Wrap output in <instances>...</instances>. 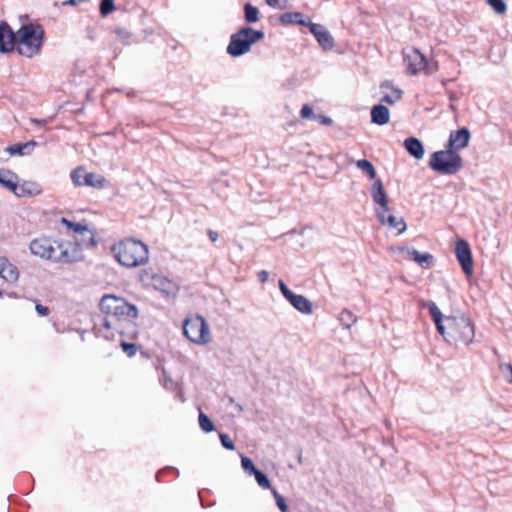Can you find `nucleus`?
<instances>
[{
    "label": "nucleus",
    "instance_id": "1",
    "mask_svg": "<svg viewBox=\"0 0 512 512\" xmlns=\"http://www.w3.org/2000/svg\"><path fill=\"white\" fill-rule=\"evenodd\" d=\"M29 249L34 256L55 264H74L84 259L78 243L52 237L43 236L32 240Z\"/></svg>",
    "mask_w": 512,
    "mask_h": 512
},
{
    "label": "nucleus",
    "instance_id": "2",
    "mask_svg": "<svg viewBox=\"0 0 512 512\" xmlns=\"http://www.w3.org/2000/svg\"><path fill=\"white\" fill-rule=\"evenodd\" d=\"M101 311L106 317L100 323L95 324L96 333L106 339H113V331L119 335L124 333L128 322V302L122 297L113 294H106L100 302Z\"/></svg>",
    "mask_w": 512,
    "mask_h": 512
},
{
    "label": "nucleus",
    "instance_id": "3",
    "mask_svg": "<svg viewBox=\"0 0 512 512\" xmlns=\"http://www.w3.org/2000/svg\"><path fill=\"white\" fill-rule=\"evenodd\" d=\"M44 29L39 24H25L17 32L16 49L22 56L31 58L37 55L43 45Z\"/></svg>",
    "mask_w": 512,
    "mask_h": 512
},
{
    "label": "nucleus",
    "instance_id": "4",
    "mask_svg": "<svg viewBox=\"0 0 512 512\" xmlns=\"http://www.w3.org/2000/svg\"><path fill=\"white\" fill-rule=\"evenodd\" d=\"M446 335L443 336L447 341H454L469 345L475 337V327L472 320L464 314L445 317Z\"/></svg>",
    "mask_w": 512,
    "mask_h": 512
},
{
    "label": "nucleus",
    "instance_id": "5",
    "mask_svg": "<svg viewBox=\"0 0 512 512\" xmlns=\"http://www.w3.org/2000/svg\"><path fill=\"white\" fill-rule=\"evenodd\" d=\"M264 36L261 30H255L249 26L242 27L230 36L226 52L232 57H240L250 52L252 45L262 40Z\"/></svg>",
    "mask_w": 512,
    "mask_h": 512
},
{
    "label": "nucleus",
    "instance_id": "6",
    "mask_svg": "<svg viewBox=\"0 0 512 512\" xmlns=\"http://www.w3.org/2000/svg\"><path fill=\"white\" fill-rule=\"evenodd\" d=\"M429 167L441 175H454L463 167V159L457 151L446 148L431 154Z\"/></svg>",
    "mask_w": 512,
    "mask_h": 512
},
{
    "label": "nucleus",
    "instance_id": "7",
    "mask_svg": "<svg viewBox=\"0 0 512 512\" xmlns=\"http://www.w3.org/2000/svg\"><path fill=\"white\" fill-rule=\"evenodd\" d=\"M183 334L197 345H205L211 340L208 323L203 316L198 314L187 317L184 320Z\"/></svg>",
    "mask_w": 512,
    "mask_h": 512
},
{
    "label": "nucleus",
    "instance_id": "8",
    "mask_svg": "<svg viewBox=\"0 0 512 512\" xmlns=\"http://www.w3.org/2000/svg\"><path fill=\"white\" fill-rule=\"evenodd\" d=\"M403 57L407 66V72L410 75H416L421 71H425L426 74H432L438 69L436 63H429L426 57L416 48L404 50Z\"/></svg>",
    "mask_w": 512,
    "mask_h": 512
},
{
    "label": "nucleus",
    "instance_id": "9",
    "mask_svg": "<svg viewBox=\"0 0 512 512\" xmlns=\"http://www.w3.org/2000/svg\"><path fill=\"white\" fill-rule=\"evenodd\" d=\"M70 178L75 187L87 186L100 190L109 185V181L103 175L87 172L83 166L73 169L70 173Z\"/></svg>",
    "mask_w": 512,
    "mask_h": 512
},
{
    "label": "nucleus",
    "instance_id": "10",
    "mask_svg": "<svg viewBox=\"0 0 512 512\" xmlns=\"http://www.w3.org/2000/svg\"><path fill=\"white\" fill-rule=\"evenodd\" d=\"M456 258L466 276L473 274V258L471 248L464 239H459L455 245Z\"/></svg>",
    "mask_w": 512,
    "mask_h": 512
},
{
    "label": "nucleus",
    "instance_id": "11",
    "mask_svg": "<svg viewBox=\"0 0 512 512\" xmlns=\"http://www.w3.org/2000/svg\"><path fill=\"white\" fill-rule=\"evenodd\" d=\"M371 197L373 202L378 205L375 212L379 221H383V213L389 211L388 196L384 190L383 183L380 179H376L371 186Z\"/></svg>",
    "mask_w": 512,
    "mask_h": 512
},
{
    "label": "nucleus",
    "instance_id": "12",
    "mask_svg": "<svg viewBox=\"0 0 512 512\" xmlns=\"http://www.w3.org/2000/svg\"><path fill=\"white\" fill-rule=\"evenodd\" d=\"M130 267L145 264L149 260V251L146 244L139 240L130 238Z\"/></svg>",
    "mask_w": 512,
    "mask_h": 512
},
{
    "label": "nucleus",
    "instance_id": "13",
    "mask_svg": "<svg viewBox=\"0 0 512 512\" xmlns=\"http://www.w3.org/2000/svg\"><path fill=\"white\" fill-rule=\"evenodd\" d=\"M308 28L324 50H330L333 48L334 39L323 25L311 22Z\"/></svg>",
    "mask_w": 512,
    "mask_h": 512
},
{
    "label": "nucleus",
    "instance_id": "14",
    "mask_svg": "<svg viewBox=\"0 0 512 512\" xmlns=\"http://www.w3.org/2000/svg\"><path fill=\"white\" fill-rule=\"evenodd\" d=\"M470 137V131L466 127L451 131L446 148L453 149V151L463 149L468 146Z\"/></svg>",
    "mask_w": 512,
    "mask_h": 512
},
{
    "label": "nucleus",
    "instance_id": "15",
    "mask_svg": "<svg viewBox=\"0 0 512 512\" xmlns=\"http://www.w3.org/2000/svg\"><path fill=\"white\" fill-rule=\"evenodd\" d=\"M17 34L6 22H0V52L7 53L16 47Z\"/></svg>",
    "mask_w": 512,
    "mask_h": 512
},
{
    "label": "nucleus",
    "instance_id": "16",
    "mask_svg": "<svg viewBox=\"0 0 512 512\" xmlns=\"http://www.w3.org/2000/svg\"><path fill=\"white\" fill-rule=\"evenodd\" d=\"M152 288L161 292L167 297L173 298L177 296L179 291V286L175 282L160 274L156 275Z\"/></svg>",
    "mask_w": 512,
    "mask_h": 512
},
{
    "label": "nucleus",
    "instance_id": "17",
    "mask_svg": "<svg viewBox=\"0 0 512 512\" xmlns=\"http://www.w3.org/2000/svg\"><path fill=\"white\" fill-rule=\"evenodd\" d=\"M380 91L382 93L381 102L393 105L402 98V90L393 87V85L385 81L380 85Z\"/></svg>",
    "mask_w": 512,
    "mask_h": 512
},
{
    "label": "nucleus",
    "instance_id": "18",
    "mask_svg": "<svg viewBox=\"0 0 512 512\" xmlns=\"http://www.w3.org/2000/svg\"><path fill=\"white\" fill-rule=\"evenodd\" d=\"M0 277L9 283H14L19 278L17 267L5 257H0Z\"/></svg>",
    "mask_w": 512,
    "mask_h": 512
},
{
    "label": "nucleus",
    "instance_id": "19",
    "mask_svg": "<svg viewBox=\"0 0 512 512\" xmlns=\"http://www.w3.org/2000/svg\"><path fill=\"white\" fill-rule=\"evenodd\" d=\"M17 188L13 193L18 197L37 196L43 192L41 185L34 181H24L22 184L17 183Z\"/></svg>",
    "mask_w": 512,
    "mask_h": 512
},
{
    "label": "nucleus",
    "instance_id": "20",
    "mask_svg": "<svg viewBox=\"0 0 512 512\" xmlns=\"http://www.w3.org/2000/svg\"><path fill=\"white\" fill-rule=\"evenodd\" d=\"M287 300L299 312L308 315L312 314V303L305 296L293 293Z\"/></svg>",
    "mask_w": 512,
    "mask_h": 512
},
{
    "label": "nucleus",
    "instance_id": "21",
    "mask_svg": "<svg viewBox=\"0 0 512 512\" xmlns=\"http://www.w3.org/2000/svg\"><path fill=\"white\" fill-rule=\"evenodd\" d=\"M279 20L284 25L298 24L309 27L311 24L310 19L301 12H286L280 16Z\"/></svg>",
    "mask_w": 512,
    "mask_h": 512
},
{
    "label": "nucleus",
    "instance_id": "22",
    "mask_svg": "<svg viewBox=\"0 0 512 512\" xmlns=\"http://www.w3.org/2000/svg\"><path fill=\"white\" fill-rule=\"evenodd\" d=\"M404 147L415 159L420 160L423 158L425 151L422 142L418 138L409 137L405 139Z\"/></svg>",
    "mask_w": 512,
    "mask_h": 512
},
{
    "label": "nucleus",
    "instance_id": "23",
    "mask_svg": "<svg viewBox=\"0 0 512 512\" xmlns=\"http://www.w3.org/2000/svg\"><path fill=\"white\" fill-rule=\"evenodd\" d=\"M390 112L384 105H375L371 109V122L377 125H385L389 122Z\"/></svg>",
    "mask_w": 512,
    "mask_h": 512
},
{
    "label": "nucleus",
    "instance_id": "24",
    "mask_svg": "<svg viewBox=\"0 0 512 512\" xmlns=\"http://www.w3.org/2000/svg\"><path fill=\"white\" fill-rule=\"evenodd\" d=\"M110 252L113 256V258L122 266H128V252H127V245L126 240H121L118 243L114 244Z\"/></svg>",
    "mask_w": 512,
    "mask_h": 512
},
{
    "label": "nucleus",
    "instance_id": "25",
    "mask_svg": "<svg viewBox=\"0 0 512 512\" xmlns=\"http://www.w3.org/2000/svg\"><path fill=\"white\" fill-rule=\"evenodd\" d=\"M429 313L434 321L438 332L442 335H446V326H445V318L443 317L441 311L437 307L434 302H429L428 304Z\"/></svg>",
    "mask_w": 512,
    "mask_h": 512
},
{
    "label": "nucleus",
    "instance_id": "26",
    "mask_svg": "<svg viewBox=\"0 0 512 512\" xmlns=\"http://www.w3.org/2000/svg\"><path fill=\"white\" fill-rule=\"evenodd\" d=\"M37 145L36 141L31 140L26 143H17L6 148L10 155H29Z\"/></svg>",
    "mask_w": 512,
    "mask_h": 512
},
{
    "label": "nucleus",
    "instance_id": "27",
    "mask_svg": "<svg viewBox=\"0 0 512 512\" xmlns=\"http://www.w3.org/2000/svg\"><path fill=\"white\" fill-rule=\"evenodd\" d=\"M18 176L10 170H0V184L6 189L14 192L17 190Z\"/></svg>",
    "mask_w": 512,
    "mask_h": 512
},
{
    "label": "nucleus",
    "instance_id": "28",
    "mask_svg": "<svg viewBox=\"0 0 512 512\" xmlns=\"http://www.w3.org/2000/svg\"><path fill=\"white\" fill-rule=\"evenodd\" d=\"M383 225H388L390 228L396 229L397 234H401L406 230V223L402 217L397 218L391 214L387 215V212L383 213V221H380Z\"/></svg>",
    "mask_w": 512,
    "mask_h": 512
},
{
    "label": "nucleus",
    "instance_id": "29",
    "mask_svg": "<svg viewBox=\"0 0 512 512\" xmlns=\"http://www.w3.org/2000/svg\"><path fill=\"white\" fill-rule=\"evenodd\" d=\"M407 253L423 268H430L433 265V256L430 253H420L415 249L408 250Z\"/></svg>",
    "mask_w": 512,
    "mask_h": 512
},
{
    "label": "nucleus",
    "instance_id": "30",
    "mask_svg": "<svg viewBox=\"0 0 512 512\" xmlns=\"http://www.w3.org/2000/svg\"><path fill=\"white\" fill-rule=\"evenodd\" d=\"M62 223L64 225H66L69 229L73 230L74 232L76 233H84V232H89L90 233V238H89V241H90V244L92 246H94L96 244V241L94 239V234L91 233L87 227V225L85 224H82V223H74V222H71L65 218H62Z\"/></svg>",
    "mask_w": 512,
    "mask_h": 512
},
{
    "label": "nucleus",
    "instance_id": "31",
    "mask_svg": "<svg viewBox=\"0 0 512 512\" xmlns=\"http://www.w3.org/2000/svg\"><path fill=\"white\" fill-rule=\"evenodd\" d=\"M156 275L157 273L153 270L144 269L139 272L137 279L143 286L152 287Z\"/></svg>",
    "mask_w": 512,
    "mask_h": 512
},
{
    "label": "nucleus",
    "instance_id": "32",
    "mask_svg": "<svg viewBox=\"0 0 512 512\" xmlns=\"http://www.w3.org/2000/svg\"><path fill=\"white\" fill-rule=\"evenodd\" d=\"M357 168H359L361 171L366 173L370 179L376 180V170L373 166V164L366 160V159H360L355 162Z\"/></svg>",
    "mask_w": 512,
    "mask_h": 512
},
{
    "label": "nucleus",
    "instance_id": "33",
    "mask_svg": "<svg viewBox=\"0 0 512 512\" xmlns=\"http://www.w3.org/2000/svg\"><path fill=\"white\" fill-rule=\"evenodd\" d=\"M356 320V316L350 310L343 309L340 312L339 321L343 327L349 329L356 322Z\"/></svg>",
    "mask_w": 512,
    "mask_h": 512
},
{
    "label": "nucleus",
    "instance_id": "34",
    "mask_svg": "<svg viewBox=\"0 0 512 512\" xmlns=\"http://www.w3.org/2000/svg\"><path fill=\"white\" fill-rule=\"evenodd\" d=\"M244 17L248 23H255L259 20V11L257 7L247 3L244 5Z\"/></svg>",
    "mask_w": 512,
    "mask_h": 512
},
{
    "label": "nucleus",
    "instance_id": "35",
    "mask_svg": "<svg viewBox=\"0 0 512 512\" xmlns=\"http://www.w3.org/2000/svg\"><path fill=\"white\" fill-rule=\"evenodd\" d=\"M199 426L204 432H211L214 430V423L202 412L199 414Z\"/></svg>",
    "mask_w": 512,
    "mask_h": 512
},
{
    "label": "nucleus",
    "instance_id": "36",
    "mask_svg": "<svg viewBox=\"0 0 512 512\" xmlns=\"http://www.w3.org/2000/svg\"><path fill=\"white\" fill-rule=\"evenodd\" d=\"M255 479L258 483V485L263 489H272L271 483L268 477L259 469L254 471Z\"/></svg>",
    "mask_w": 512,
    "mask_h": 512
},
{
    "label": "nucleus",
    "instance_id": "37",
    "mask_svg": "<svg viewBox=\"0 0 512 512\" xmlns=\"http://www.w3.org/2000/svg\"><path fill=\"white\" fill-rule=\"evenodd\" d=\"M487 3L497 14H504L507 10L504 0H487Z\"/></svg>",
    "mask_w": 512,
    "mask_h": 512
},
{
    "label": "nucleus",
    "instance_id": "38",
    "mask_svg": "<svg viewBox=\"0 0 512 512\" xmlns=\"http://www.w3.org/2000/svg\"><path fill=\"white\" fill-rule=\"evenodd\" d=\"M271 492L275 498L276 505L278 506L280 511L281 512H289V508H288V505L286 504L284 497L281 494H279L276 491V489H271Z\"/></svg>",
    "mask_w": 512,
    "mask_h": 512
},
{
    "label": "nucleus",
    "instance_id": "39",
    "mask_svg": "<svg viewBox=\"0 0 512 512\" xmlns=\"http://www.w3.org/2000/svg\"><path fill=\"white\" fill-rule=\"evenodd\" d=\"M115 9L114 0H102L100 3V13L103 17L109 15Z\"/></svg>",
    "mask_w": 512,
    "mask_h": 512
},
{
    "label": "nucleus",
    "instance_id": "40",
    "mask_svg": "<svg viewBox=\"0 0 512 512\" xmlns=\"http://www.w3.org/2000/svg\"><path fill=\"white\" fill-rule=\"evenodd\" d=\"M241 465H242V468L245 470V472H247L249 474H254V471L258 470L255 467V465L253 464V461L247 456H242Z\"/></svg>",
    "mask_w": 512,
    "mask_h": 512
},
{
    "label": "nucleus",
    "instance_id": "41",
    "mask_svg": "<svg viewBox=\"0 0 512 512\" xmlns=\"http://www.w3.org/2000/svg\"><path fill=\"white\" fill-rule=\"evenodd\" d=\"M300 115L303 119H316V114L313 113L311 106L308 104L302 106Z\"/></svg>",
    "mask_w": 512,
    "mask_h": 512
},
{
    "label": "nucleus",
    "instance_id": "42",
    "mask_svg": "<svg viewBox=\"0 0 512 512\" xmlns=\"http://www.w3.org/2000/svg\"><path fill=\"white\" fill-rule=\"evenodd\" d=\"M219 438H220L221 444L224 448H226L228 450L235 449L234 443L232 442V440L230 439V437L227 434L220 433Z\"/></svg>",
    "mask_w": 512,
    "mask_h": 512
},
{
    "label": "nucleus",
    "instance_id": "43",
    "mask_svg": "<svg viewBox=\"0 0 512 512\" xmlns=\"http://www.w3.org/2000/svg\"><path fill=\"white\" fill-rule=\"evenodd\" d=\"M162 383L165 389L174 390L177 384L172 380V378L164 373L162 378Z\"/></svg>",
    "mask_w": 512,
    "mask_h": 512
},
{
    "label": "nucleus",
    "instance_id": "44",
    "mask_svg": "<svg viewBox=\"0 0 512 512\" xmlns=\"http://www.w3.org/2000/svg\"><path fill=\"white\" fill-rule=\"evenodd\" d=\"M501 371L507 376V380L512 382V364L506 363L500 366Z\"/></svg>",
    "mask_w": 512,
    "mask_h": 512
},
{
    "label": "nucleus",
    "instance_id": "45",
    "mask_svg": "<svg viewBox=\"0 0 512 512\" xmlns=\"http://www.w3.org/2000/svg\"><path fill=\"white\" fill-rule=\"evenodd\" d=\"M266 3L273 8L283 9L286 6L287 0H265Z\"/></svg>",
    "mask_w": 512,
    "mask_h": 512
},
{
    "label": "nucleus",
    "instance_id": "46",
    "mask_svg": "<svg viewBox=\"0 0 512 512\" xmlns=\"http://www.w3.org/2000/svg\"><path fill=\"white\" fill-rule=\"evenodd\" d=\"M279 289L286 300L293 294V292L286 286V284L282 280L279 281Z\"/></svg>",
    "mask_w": 512,
    "mask_h": 512
},
{
    "label": "nucleus",
    "instance_id": "47",
    "mask_svg": "<svg viewBox=\"0 0 512 512\" xmlns=\"http://www.w3.org/2000/svg\"><path fill=\"white\" fill-rule=\"evenodd\" d=\"M52 121V118L38 119V118H30V122L39 126H45Z\"/></svg>",
    "mask_w": 512,
    "mask_h": 512
},
{
    "label": "nucleus",
    "instance_id": "48",
    "mask_svg": "<svg viewBox=\"0 0 512 512\" xmlns=\"http://www.w3.org/2000/svg\"><path fill=\"white\" fill-rule=\"evenodd\" d=\"M35 309L40 316H46L49 314V308L42 304H36Z\"/></svg>",
    "mask_w": 512,
    "mask_h": 512
},
{
    "label": "nucleus",
    "instance_id": "49",
    "mask_svg": "<svg viewBox=\"0 0 512 512\" xmlns=\"http://www.w3.org/2000/svg\"><path fill=\"white\" fill-rule=\"evenodd\" d=\"M315 120L323 125H330L332 123L331 118L324 116V115H316Z\"/></svg>",
    "mask_w": 512,
    "mask_h": 512
},
{
    "label": "nucleus",
    "instance_id": "50",
    "mask_svg": "<svg viewBox=\"0 0 512 512\" xmlns=\"http://www.w3.org/2000/svg\"><path fill=\"white\" fill-rule=\"evenodd\" d=\"M268 277H269V273L266 271V270H261L259 273H258V279L261 283H264L268 280Z\"/></svg>",
    "mask_w": 512,
    "mask_h": 512
},
{
    "label": "nucleus",
    "instance_id": "51",
    "mask_svg": "<svg viewBox=\"0 0 512 512\" xmlns=\"http://www.w3.org/2000/svg\"><path fill=\"white\" fill-rule=\"evenodd\" d=\"M207 235L212 242H216L219 237L218 233L212 229H208Z\"/></svg>",
    "mask_w": 512,
    "mask_h": 512
},
{
    "label": "nucleus",
    "instance_id": "52",
    "mask_svg": "<svg viewBox=\"0 0 512 512\" xmlns=\"http://www.w3.org/2000/svg\"><path fill=\"white\" fill-rule=\"evenodd\" d=\"M137 315H138V310H137L136 306L133 304H130V318L131 317L136 318Z\"/></svg>",
    "mask_w": 512,
    "mask_h": 512
},
{
    "label": "nucleus",
    "instance_id": "53",
    "mask_svg": "<svg viewBox=\"0 0 512 512\" xmlns=\"http://www.w3.org/2000/svg\"><path fill=\"white\" fill-rule=\"evenodd\" d=\"M84 0H67L63 3V5L76 6L77 4L83 2Z\"/></svg>",
    "mask_w": 512,
    "mask_h": 512
},
{
    "label": "nucleus",
    "instance_id": "54",
    "mask_svg": "<svg viewBox=\"0 0 512 512\" xmlns=\"http://www.w3.org/2000/svg\"><path fill=\"white\" fill-rule=\"evenodd\" d=\"M120 345L123 349L124 352L128 353V341L126 340H121L120 341Z\"/></svg>",
    "mask_w": 512,
    "mask_h": 512
},
{
    "label": "nucleus",
    "instance_id": "55",
    "mask_svg": "<svg viewBox=\"0 0 512 512\" xmlns=\"http://www.w3.org/2000/svg\"><path fill=\"white\" fill-rule=\"evenodd\" d=\"M137 351V346L135 344L130 343V357L134 356Z\"/></svg>",
    "mask_w": 512,
    "mask_h": 512
},
{
    "label": "nucleus",
    "instance_id": "56",
    "mask_svg": "<svg viewBox=\"0 0 512 512\" xmlns=\"http://www.w3.org/2000/svg\"><path fill=\"white\" fill-rule=\"evenodd\" d=\"M236 408L239 412L243 411V407L240 404H236Z\"/></svg>",
    "mask_w": 512,
    "mask_h": 512
},
{
    "label": "nucleus",
    "instance_id": "57",
    "mask_svg": "<svg viewBox=\"0 0 512 512\" xmlns=\"http://www.w3.org/2000/svg\"><path fill=\"white\" fill-rule=\"evenodd\" d=\"M298 461H299L300 463H302V454H301V453H300V454H299V456H298Z\"/></svg>",
    "mask_w": 512,
    "mask_h": 512
},
{
    "label": "nucleus",
    "instance_id": "58",
    "mask_svg": "<svg viewBox=\"0 0 512 512\" xmlns=\"http://www.w3.org/2000/svg\"><path fill=\"white\" fill-rule=\"evenodd\" d=\"M161 473H162V471H160V472H158V473H157V479H158V480H159V476H160V474H161Z\"/></svg>",
    "mask_w": 512,
    "mask_h": 512
},
{
    "label": "nucleus",
    "instance_id": "59",
    "mask_svg": "<svg viewBox=\"0 0 512 512\" xmlns=\"http://www.w3.org/2000/svg\"><path fill=\"white\" fill-rule=\"evenodd\" d=\"M142 355L145 357H149V354H147V353H142Z\"/></svg>",
    "mask_w": 512,
    "mask_h": 512
}]
</instances>
